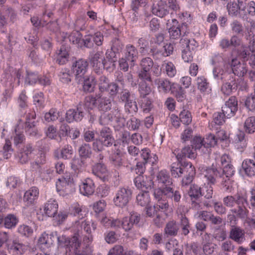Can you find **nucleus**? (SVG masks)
<instances>
[{
    "label": "nucleus",
    "instance_id": "32",
    "mask_svg": "<svg viewBox=\"0 0 255 255\" xmlns=\"http://www.w3.org/2000/svg\"><path fill=\"white\" fill-rule=\"evenodd\" d=\"M233 73L238 77H243L246 73L247 69L244 65L241 64L237 59H234L231 62Z\"/></svg>",
    "mask_w": 255,
    "mask_h": 255
},
{
    "label": "nucleus",
    "instance_id": "22",
    "mask_svg": "<svg viewBox=\"0 0 255 255\" xmlns=\"http://www.w3.org/2000/svg\"><path fill=\"white\" fill-rule=\"evenodd\" d=\"M152 12L153 14L163 17L169 13L167 9V3L164 0H160L157 3L154 4L152 8Z\"/></svg>",
    "mask_w": 255,
    "mask_h": 255
},
{
    "label": "nucleus",
    "instance_id": "8",
    "mask_svg": "<svg viewBox=\"0 0 255 255\" xmlns=\"http://www.w3.org/2000/svg\"><path fill=\"white\" fill-rule=\"evenodd\" d=\"M73 74L76 79L80 80H95V78L92 77L91 78L85 75L88 67V63L86 61L80 59L76 61L73 65Z\"/></svg>",
    "mask_w": 255,
    "mask_h": 255
},
{
    "label": "nucleus",
    "instance_id": "18",
    "mask_svg": "<svg viewBox=\"0 0 255 255\" xmlns=\"http://www.w3.org/2000/svg\"><path fill=\"white\" fill-rule=\"evenodd\" d=\"M173 153L176 156L178 161L182 160L183 157L189 158H195L196 157L197 153L193 147L187 146L183 148L181 152L179 150H174Z\"/></svg>",
    "mask_w": 255,
    "mask_h": 255
},
{
    "label": "nucleus",
    "instance_id": "11",
    "mask_svg": "<svg viewBox=\"0 0 255 255\" xmlns=\"http://www.w3.org/2000/svg\"><path fill=\"white\" fill-rule=\"evenodd\" d=\"M238 110V101L235 97H231L222 108L221 113L226 118L233 117Z\"/></svg>",
    "mask_w": 255,
    "mask_h": 255
},
{
    "label": "nucleus",
    "instance_id": "57",
    "mask_svg": "<svg viewBox=\"0 0 255 255\" xmlns=\"http://www.w3.org/2000/svg\"><path fill=\"white\" fill-rule=\"evenodd\" d=\"M179 119L181 123L186 125L192 122V116L190 112L186 110H183L179 114Z\"/></svg>",
    "mask_w": 255,
    "mask_h": 255
},
{
    "label": "nucleus",
    "instance_id": "43",
    "mask_svg": "<svg viewBox=\"0 0 255 255\" xmlns=\"http://www.w3.org/2000/svg\"><path fill=\"white\" fill-rule=\"evenodd\" d=\"M33 151V148L30 145H27L23 148L22 151L20 152L19 157V161L23 164L25 163L30 158V155Z\"/></svg>",
    "mask_w": 255,
    "mask_h": 255
},
{
    "label": "nucleus",
    "instance_id": "12",
    "mask_svg": "<svg viewBox=\"0 0 255 255\" xmlns=\"http://www.w3.org/2000/svg\"><path fill=\"white\" fill-rule=\"evenodd\" d=\"M27 245L18 240H13L7 246V249L11 255H22L27 250Z\"/></svg>",
    "mask_w": 255,
    "mask_h": 255
},
{
    "label": "nucleus",
    "instance_id": "63",
    "mask_svg": "<svg viewBox=\"0 0 255 255\" xmlns=\"http://www.w3.org/2000/svg\"><path fill=\"white\" fill-rule=\"evenodd\" d=\"M204 141V148H208L211 146L215 145L217 142V138L212 134H210L206 136V137L203 139Z\"/></svg>",
    "mask_w": 255,
    "mask_h": 255
},
{
    "label": "nucleus",
    "instance_id": "5",
    "mask_svg": "<svg viewBox=\"0 0 255 255\" xmlns=\"http://www.w3.org/2000/svg\"><path fill=\"white\" fill-rule=\"evenodd\" d=\"M227 7L229 14L232 16H239V17L244 19L247 18L245 0H238L237 2L234 1L229 2Z\"/></svg>",
    "mask_w": 255,
    "mask_h": 255
},
{
    "label": "nucleus",
    "instance_id": "40",
    "mask_svg": "<svg viewBox=\"0 0 255 255\" xmlns=\"http://www.w3.org/2000/svg\"><path fill=\"white\" fill-rule=\"evenodd\" d=\"M179 230L178 226L174 221L167 223L164 228V233L168 236H174L177 234Z\"/></svg>",
    "mask_w": 255,
    "mask_h": 255
},
{
    "label": "nucleus",
    "instance_id": "2",
    "mask_svg": "<svg viewBox=\"0 0 255 255\" xmlns=\"http://www.w3.org/2000/svg\"><path fill=\"white\" fill-rule=\"evenodd\" d=\"M235 172L234 168L231 164L222 167L220 169L217 167L203 169L201 176L205 179L208 184L213 185L222 177L230 178Z\"/></svg>",
    "mask_w": 255,
    "mask_h": 255
},
{
    "label": "nucleus",
    "instance_id": "34",
    "mask_svg": "<svg viewBox=\"0 0 255 255\" xmlns=\"http://www.w3.org/2000/svg\"><path fill=\"white\" fill-rule=\"evenodd\" d=\"M141 156L145 163H149L154 165L157 162V155L155 154L151 153L150 149L147 148L141 150Z\"/></svg>",
    "mask_w": 255,
    "mask_h": 255
},
{
    "label": "nucleus",
    "instance_id": "9",
    "mask_svg": "<svg viewBox=\"0 0 255 255\" xmlns=\"http://www.w3.org/2000/svg\"><path fill=\"white\" fill-rule=\"evenodd\" d=\"M237 208H232L230 211L233 214H235L237 217L245 219L247 218L249 215V211L247 208L248 205V196L247 194L239 201Z\"/></svg>",
    "mask_w": 255,
    "mask_h": 255
},
{
    "label": "nucleus",
    "instance_id": "61",
    "mask_svg": "<svg viewBox=\"0 0 255 255\" xmlns=\"http://www.w3.org/2000/svg\"><path fill=\"white\" fill-rule=\"evenodd\" d=\"M82 35L79 30L73 31L68 36L69 41L74 44H78L82 41Z\"/></svg>",
    "mask_w": 255,
    "mask_h": 255
},
{
    "label": "nucleus",
    "instance_id": "49",
    "mask_svg": "<svg viewBox=\"0 0 255 255\" xmlns=\"http://www.w3.org/2000/svg\"><path fill=\"white\" fill-rule=\"evenodd\" d=\"M46 162L45 153L40 151L37 155L35 160L31 163V166L33 169H36L40 167L41 165Z\"/></svg>",
    "mask_w": 255,
    "mask_h": 255
},
{
    "label": "nucleus",
    "instance_id": "60",
    "mask_svg": "<svg viewBox=\"0 0 255 255\" xmlns=\"http://www.w3.org/2000/svg\"><path fill=\"white\" fill-rule=\"evenodd\" d=\"M73 153V150L72 147L67 144L64 145L61 150L60 157L64 159H69L71 158Z\"/></svg>",
    "mask_w": 255,
    "mask_h": 255
},
{
    "label": "nucleus",
    "instance_id": "41",
    "mask_svg": "<svg viewBox=\"0 0 255 255\" xmlns=\"http://www.w3.org/2000/svg\"><path fill=\"white\" fill-rule=\"evenodd\" d=\"M71 208L74 215L78 216L80 219L83 218L88 213V211L86 209L80 206L78 203H74Z\"/></svg>",
    "mask_w": 255,
    "mask_h": 255
},
{
    "label": "nucleus",
    "instance_id": "30",
    "mask_svg": "<svg viewBox=\"0 0 255 255\" xmlns=\"http://www.w3.org/2000/svg\"><path fill=\"white\" fill-rule=\"evenodd\" d=\"M56 239V232H52L49 235L46 232L43 233L38 239V243L49 248Z\"/></svg>",
    "mask_w": 255,
    "mask_h": 255
},
{
    "label": "nucleus",
    "instance_id": "6",
    "mask_svg": "<svg viewBox=\"0 0 255 255\" xmlns=\"http://www.w3.org/2000/svg\"><path fill=\"white\" fill-rule=\"evenodd\" d=\"M132 192L128 187L120 188L113 199L115 206L121 208L126 206L131 197Z\"/></svg>",
    "mask_w": 255,
    "mask_h": 255
},
{
    "label": "nucleus",
    "instance_id": "59",
    "mask_svg": "<svg viewBox=\"0 0 255 255\" xmlns=\"http://www.w3.org/2000/svg\"><path fill=\"white\" fill-rule=\"evenodd\" d=\"M98 97L93 96H87L85 99V107L88 109L92 110L94 108L96 107L98 102Z\"/></svg>",
    "mask_w": 255,
    "mask_h": 255
},
{
    "label": "nucleus",
    "instance_id": "47",
    "mask_svg": "<svg viewBox=\"0 0 255 255\" xmlns=\"http://www.w3.org/2000/svg\"><path fill=\"white\" fill-rule=\"evenodd\" d=\"M171 93L174 95L178 102H182L185 98V94L181 87V85L177 84L172 87Z\"/></svg>",
    "mask_w": 255,
    "mask_h": 255
},
{
    "label": "nucleus",
    "instance_id": "1",
    "mask_svg": "<svg viewBox=\"0 0 255 255\" xmlns=\"http://www.w3.org/2000/svg\"><path fill=\"white\" fill-rule=\"evenodd\" d=\"M97 228V224L92 220H77L73 223L70 228L73 234L77 235L81 243L86 247L89 246L93 241L92 231Z\"/></svg>",
    "mask_w": 255,
    "mask_h": 255
},
{
    "label": "nucleus",
    "instance_id": "64",
    "mask_svg": "<svg viewBox=\"0 0 255 255\" xmlns=\"http://www.w3.org/2000/svg\"><path fill=\"white\" fill-rule=\"evenodd\" d=\"M126 110L128 111L129 113H135L137 112L138 108L136 102L132 98L130 100H128L125 104Z\"/></svg>",
    "mask_w": 255,
    "mask_h": 255
},
{
    "label": "nucleus",
    "instance_id": "24",
    "mask_svg": "<svg viewBox=\"0 0 255 255\" xmlns=\"http://www.w3.org/2000/svg\"><path fill=\"white\" fill-rule=\"evenodd\" d=\"M244 131L239 130L234 137L233 142L235 147L242 151L247 145V140Z\"/></svg>",
    "mask_w": 255,
    "mask_h": 255
},
{
    "label": "nucleus",
    "instance_id": "26",
    "mask_svg": "<svg viewBox=\"0 0 255 255\" xmlns=\"http://www.w3.org/2000/svg\"><path fill=\"white\" fill-rule=\"evenodd\" d=\"M156 181L158 185L162 187H170L172 184V179L167 171L162 170L156 176Z\"/></svg>",
    "mask_w": 255,
    "mask_h": 255
},
{
    "label": "nucleus",
    "instance_id": "55",
    "mask_svg": "<svg viewBox=\"0 0 255 255\" xmlns=\"http://www.w3.org/2000/svg\"><path fill=\"white\" fill-rule=\"evenodd\" d=\"M115 61L113 60H108L104 58L102 64L99 65L100 74L102 72L103 69H106L109 71L113 70L115 66Z\"/></svg>",
    "mask_w": 255,
    "mask_h": 255
},
{
    "label": "nucleus",
    "instance_id": "37",
    "mask_svg": "<svg viewBox=\"0 0 255 255\" xmlns=\"http://www.w3.org/2000/svg\"><path fill=\"white\" fill-rule=\"evenodd\" d=\"M39 196V190L36 187H32L26 191L24 195V200L32 204L36 200Z\"/></svg>",
    "mask_w": 255,
    "mask_h": 255
},
{
    "label": "nucleus",
    "instance_id": "13",
    "mask_svg": "<svg viewBox=\"0 0 255 255\" xmlns=\"http://www.w3.org/2000/svg\"><path fill=\"white\" fill-rule=\"evenodd\" d=\"M134 183L137 188L142 191L151 189L153 185V182L150 177L144 176L142 174L135 177Z\"/></svg>",
    "mask_w": 255,
    "mask_h": 255
},
{
    "label": "nucleus",
    "instance_id": "29",
    "mask_svg": "<svg viewBox=\"0 0 255 255\" xmlns=\"http://www.w3.org/2000/svg\"><path fill=\"white\" fill-rule=\"evenodd\" d=\"M13 151L11 141L8 139H5L2 149L0 150V163L10 158Z\"/></svg>",
    "mask_w": 255,
    "mask_h": 255
},
{
    "label": "nucleus",
    "instance_id": "20",
    "mask_svg": "<svg viewBox=\"0 0 255 255\" xmlns=\"http://www.w3.org/2000/svg\"><path fill=\"white\" fill-rule=\"evenodd\" d=\"M95 186L92 179L87 178L79 186L80 193L85 196L93 194L95 191Z\"/></svg>",
    "mask_w": 255,
    "mask_h": 255
},
{
    "label": "nucleus",
    "instance_id": "7",
    "mask_svg": "<svg viewBox=\"0 0 255 255\" xmlns=\"http://www.w3.org/2000/svg\"><path fill=\"white\" fill-rule=\"evenodd\" d=\"M141 70L139 71L138 76L141 80H151L153 79L151 74V69L153 66V62L151 58L145 57L142 58L140 62Z\"/></svg>",
    "mask_w": 255,
    "mask_h": 255
},
{
    "label": "nucleus",
    "instance_id": "36",
    "mask_svg": "<svg viewBox=\"0 0 255 255\" xmlns=\"http://www.w3.org/2000/svg\"><path fill=\"white\" fill-rule=\"evenodd\" d=\"M115 229H123L125 231L131 229L133 224L128 217H125L122 219H116L115 223Z\"/></svg>",
    "mask_w": 255,
    "mask_h": 255
},
{
    "label": "nucleus",
    "instance_id": "52",
    "mask_svg": "<svg viewBox=\"0 0 255 255\" xmlns=\"http://www.w3.org/2000/svg\"><path fill=\"white\" fill-rule=\"evenodd\" d=\"M109 120L111 122H115L116 123L122 122L123 124L124 119L122 116L120 110L117 108L111 111V113L108 115Z\"/></svg>",
    "mask_w": 255,
    "mask_h": 255
},
{
    "label": "nucleus",
    "instance_id": "14",
    "mask_svg": "<svg viewBox=\"0 0 255 255\" xmlns=\"http://www.w3.org/2000/svg\"><path fill=\"white\" fill-rule=\"evenodd\" d=\"M92 172L103 181H108L111 176L110 172L106 165L102 163L95 164L92 168Z\"/></svg>",
    "mask_w": 255,
    "mask_h": 255
},
{
    "label": "nucleus",
    "instance_id": "42",
    "mask_svg": "<svg viewBox=\"0 0 255 255\" xmlns=\"http://www.w3.org/2000/svg\"><path fill=\"white\" fill-rule=\"evenodd\" d=\"M98 103H99L97 106L98 108L101 111L107 112L111 109L112 106L111 100L102 96L98 97Z\"/></svg>",
    "mask_w": 255,
    "mask_h": 255
},
{
    "label": "nucleus",
    "instance_id": "56",
    "mask_svg": "<svg viewBox=\"0 0 255 255\" xmlns=\"http://www.w3.org/2000/svg\"><path fill=\"white\" fill-rule=\"evenodd\" d=\"M137 46L139 48V52L142 55L147 54L149 49V43L147 40L144 38H140L137 42Z\"/></svg>",
    "mask_w": 255,
    "mask_h": 255
},
{
    "label": "nucleus",
    "instance_id": "4",
    "mask_svg": "<svg viewBox=\"0 0 255 255\" xmlns=\"http://www.w3.org/2000/svg\"><path fill=\"white\" fill-rule=\"evenodd\" d=\"M56 240H57L59 246L66 247V255H70L68 253L71 252V250L79 249L81 245V241L75 234H73L71 238H69L64 235L58 236L56 233Z\"/></svg>",
    "mask_w": 255,
    "mask_h": 255
},
{
    "label": "nucleus",
    "instance_id": "16",
    "mask_svg": "<svg viewBox=\"0 0 255 255\" xmlns=\"http://www.w3.org/2000/svg\"><path fill=\"white\" fill-rule=\"evenodd\" d=\"M104 59V52L102 51H94L90 53L89 60L91 65L93 67L95 72L100 74L99 64H102Z\"/></svg>",
    "mask_w": 255,
    "mask_h": 255
},
{
    "label": "nucleus",
    "instance_id": "3",
    "mask_svg": "<svg viewBox=\"0 0 255 255\" xmlns=\"http://www.w3.org/2000/svg\"><path fill=\"white\" fill-rule=\"evenodd\" d=\"M57 192L60 196H65L75 191L74 179L70 173H66L59 178L56 182Z\"/></svg>",
    "mask_w": 255,
    "mask_h": 255
},
{
    "label": "nucleus",
    "instance_id": "27",
    "mask_svg": "<svg viewBox=\"0 0 255 255\" xmlns=\"http://www.w3.org/2000/svg\"><path fill=\"white\" fill-rule=\"evenodd\" d=\"M125 57L130 63V66L134 65V62L138 58V51L132 45L128 44L126 46Z\"/></svg>",
    "mask_w": 255,
    "mask_h": 255
},
{
    "label": "nucleus",
    "instance_id": "21",
    "mask_svg": "<svg viewBox=\"0 0 255 255\" xmlns=\"http://www.w3.org/2000/svg\"><path fill=\"white\" fill-rule=\"evenodd\" d=\"M99 138L102 140L105 146L109 147L112 145L114 141L112 131L108 127L103 128L100 131Z\"/></svg>",
    "mask_w": 255,
    "mask_h": 255
},
{
    "label": "nucleus",
    "instance_id": "62",
    "mask_svg": "<svg viewBox=\"0 0 255 255\" xmlns=\"http://www.w3.org/2000/svg\"><path fill=\"white\" fill-rule=\"evenodd\" d=\"M234 81L230 82H226L222 85L221 91L224 95H230L233 92V90L236 89L237 86L235 85Z\"/></svg>",
    "mask_w": 255,
    "mask_h": 255
},
{
    "label": "nucleus",
    "instance_id": "33",
    "mask_svg": "<svg viewBox=\"0 0 255 255\" xmlns=\"http://www.w3.org/2000/svg\"><path fill=\"white\" fill-rule=\"evenodd\" d=\"M99 89L101 92L107 91L111 95H115L118 91L119 87L114 82L109 84L107 81H101L99 84Z\"/></svg>",
    "mask_w": 255,
    "mask_h": 255
},
{
    "label": "nucleus",
    "instance_id": "35",
    "mask_svg": "<svg viewBox=\"0 0 255 255\" xmlns=\"http://www.w3.org/2000/svg\"><path fill=\"white\" fill-rule=\"evenodd\" d=\"M187 163L184 162L183 165L179 163H174L171 167V175L174 177H179L185 174V170L187 169Z\"/></svg>",
    "mask_w": 255,
    "mask_h": 255
},
{
    "label": "nucleus",
    "instance_id": "58",
    "mask_svg": "<svg viewBox=\"0 0 255 255\" xmlns=\"http://www.w3.org/2000/svg\"><path fill=\"white\" fill-rule=\"evenodd\" d=\"M180 219V225L182 227V230L183 234L184 235H187L189 233V229L190 228V224L187 218L185 215L181 214V216L178 217Z\"/></svg>",
    "mask_w": 255,
    "mask_h": 255
},
{
    "label": "nucleus",
    "instance_id": "45",
    "mask_svg": "<svg viewBox=\"0 0 255 255\" xmlns=\"http://www.w3.org/2000/svg\"><path fill=\"white\" fill-rule=\"evenodd\" d=\"M78 152L82 159L90 158L92 154L91 147L89 144L84 143L79 148Z\"/></svg>",
    "mask_w": 255,
    "mask_h": 255
},
{
    "label": "nucleus",
    "instance_id": "44",
    "mask_svg": "<svg viewBox=\"0 0 255 255\" xmlns=\"http://www.w3.org/2000/svg\"><path fill=\"white\" fill-rule=\"evenodd\" d=\"M244 128L245 131L249 134H252L255 132V117L248 118L245 123Z\"/></svg>",
    "mask_w": 255,
    "mask_h": 255
},
{
    "label": "nucleus",
    "instance_id": "10",
    "mask_svg": "<svg viewBox=\"0 0 255 255\" xmlns=\"http://www.w3.org/2000/svg\"><path fill=\"white\" fill-rule=\"evenodd\" d=\"M172 25L168 29L169 37L171 39H178L183 35L186 34L187 28L179 24L178 20L176 19L171 20Z\"/></svg>",
    "mask_w": 255,
    "mask_h": 255
},
{
    "label": "nucleus",
    "instance_id": "19",
    "mask_svg": "<svg viewBox=\"0 0 255 255\" xmlns=\"http://www.w3.org/2000/svg\"><path fill=\"white\" fill-rule=\"evenodd\" d=\"M84 117V113L81 105L78 106L76 109H70L67 111L66 120L68 123L73 121H81Z\"/></svg>",
    "mask_w": 255,
    "mask_h": 255
},
{
    "label": "nucleus",
    "instance_id": "50",
    "mask_svg": "<svg viewBox=\"0 0 255 255\" xmlns=\"http://www.w3.org/2000/svg\"><path fill=\"white\" fill-rule=\"evenodd\" d=\"M157 84L159 91L164 93L171 91L172 87L176 85L175 83H171L170 81H159Z\"/></svg>",
    "mask_w": 255,
    "mask_h": 255
},
{
    "label": "nucleus",
    "instance_id": "23",
    "mask_svg": "<svg viewBox=\"0 0 255 255\" xmlns=\"http://www.w3.org/2000/svg\"><path fill=\"white\" fill-rule=\"evenodd\" d=\"M58 208L57 202L55 199H50L44 205V213L47 217H54L57 212Z\"/></svg>",
    "mask_w": 255,
    "mask_h": 255
},
{
    "label": "nucleus",
    "instance_id": "48",
    "mask_svg": "<svg viewBox=\"0 0 255 255\" xmlns=\"http://www.w3.org/2000/svg\"><path fill=\"white\" fill-rule=\"evenodd\" d=\"M168 191V187H161L155 189L153 192V195L155 199L157 201L165 199L167 197V192Z\"/></svg>",
    "mask_w": 255,
    "mask_h": 255
},
{
    "label": "nucleus",
    "instance_id": "54",
    "mask_svg": "<svg viewBox=\"0 0 255 255\" xmlns=\"http://www.w3.org/2000/svg\"><path fill=\"white\" fill-rule=\"evenodd\" d=\"M138 91L141 97H146L151 93V88L145 81H142L139 84Z\"/></svg>",
    "mask_w": 255,
    "mask_h": 255
},
{
    "label": "nucleus",
    "instance_id": "31",
    "mask_svg": "<svg viewBox=\"0 0 255 255\" xmlns=\"http://www.w3.org/2000/svg\"><path fill=\"white\" fill-rule=\"evenodd\" d=\"M185 174H183L184 177L182 180V185L186 186L190 184L195 175V169L191 162L187 163V169L185 170Z\"/></svg>",
    "mask_w": 255,
    "mask_h": 255
},
{
    "label": "nucleus",
    "instance_id": "17",
    "mask_svg": "<svg viewBox=\"0 0 255 255\" xmlns=\"http://www.w3.org/2000/svg\"><path fill=\"white\" fill-rule=\"evenodd\" d=\"M69 46L63 44L60 49L57 50L55 57L56 62L59 65H64L69 61Z\"/></svg>",
    "mask_w": 255,
    "mask_h": 255
},
{
    "label": "nucleus",
    "instance_id": "39",
    "mask_svg": "<svg viewBox=\"0 0 255 255\" xmlns=\"http://www.w3.org/2000/svg\"><path fill=\"white\" fill-rule=\"evenodd\" d=\"M136 201L141 206H147L150 202L149 194L147 191L140 192L136 196Z\"/></svg>",
    "mask_w": 255,
    "mask_h": 255
},
{
    "label": "nucleus",
    "instance_id": "51",
    "mask_svg": "<svg viewBox=\"0 0 255 255\" xmlns=\"http://www.w3.org/2000/svg\"><path fill=\"white\" fill-rule=\"evenodd\" d=\"M141 98L140 107L144 113H148L153 108L152 101L149 97H143Z\"/></svg>",
    "mask_w": 255,
    "mask_h": 255
},
{
    "label": "nucleus",
    "instance_id": "25",
    "mask_svg": "<svg viewBox=\"0 0 255 255\" xmlns=\"http://www.w3.org/2000/svg\"><path fill=\"white\" fill-rule=\"evenodd\" d=\"M242 168L247 176L252 177L255 175V153L252 159H246L243 161Z\"/></svg>",
    "mask_w": 255,
    "mask_h": 255
},
{
    "label": "nucleus",
    "instance_id": "53",
    "mask_svg": "<svg viewBox=\"0 0 255 255\" xmlns=\"http://www.w3.org/2000/svg\"><path fill=\"white\" fill-rule=\"evenodd\" d=\"M245 38L249 40L248 48L252 52H255V34L253 35L251 30H248L245 33Z\"/></svg>",
    "mask_w": 255,
    "mask_h": 255
},
{
    "label": "nucleus",
    "instance_id": "15",
    "mask_svg": "<svg viewBox=\"0 0 255 255\" xmlns=\"http://www.w3.org/2000/svg\"><path fill=\"white\" fill-rule=\"evenodd\" d=\"M229 237L238 244H241L246 240L245 231L239 226H232Z\"/></svg>",
    "mask_w": 255,
    "mask_h": 255
},
{
    "label": "nucleus",
    "instance_id": "38",
    "mask_svg": "<svg viewBox=\"0 0 255 255\" xmlns=\"http://www.w3.org/2000/svg\"><path fill=\"white\" fill-rule=\"evenodd\" d=\"M180 44L182 48H186L189 50L194 51L198 46V43L194 39H187L181 38Z\"/></svg>",
    "mask_w": 255,
    "mask_h": 255
},
{
    "label": "nucleus",
    "instance_id": "28",
    "mask_svg": "<svg viewBox=\"0 0 255 255\" xmlns=\"http://www.w3.org/2000/svg\"><path fill=\"white\" fill-rule=\"evenodd\" d=\"M246 195V193L238 192L234 196H227L223 199V203L226 207L233 208L235 205H238V203H239V201H240V199L244 198Z\"/></svg>",
    "mask_w": 255,
    "mask_h": 255
},
{
    "label": "nucleus",
    "instance_id": "46",
    "mask_svg": "<svg viewBox=\"0 0 255 255\" xmlns=\"http://www.w3.org/2000/svg\"><path fill=\"white\" fill-rule=\"evenodd\" d=\"M17 223L18 219L13 214H8L3 219L4 226L7 229H11L15 227Z\"/></svg>",
    "mask_w": 255,
    "mask_h": 255
}]
</instances>
